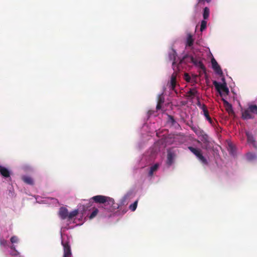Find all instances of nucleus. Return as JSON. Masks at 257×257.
<instances>
[{
  "label": "nucleus",
  "mask_w": 257,
  "mask_h": 257,
  "mask_svg": "<svg viewBox=\"0 0 257 257\" xmlns=\"http://www.w3.org/2000/svg\"><path fill=\"white\" fill-rule=\"evenodd\" d=\"M183 62H191L193 63V64L199 67L200 69H201L204 72L206 71V68L202 62L198 60L197 59L194 58L192 56L186 55L184 56L182 59L181 60V62L182 63Z\"/></svg>",
  "instance_id": "f257e3e1"
},
{
  "label": "nucleus",
  "mask_w": 257,
  "mask_h": 257,
  "mask_svg": "<svg viewBox=\"0 0 257 257\" xmlns=\"http://www.w3.org/2000/svg\"><path fill=\"white\" fill-rule=\"evenodd\" d=\"M253 114H257V105H250L248 107L242 111V118L243 119H249L254 118Z\"/></svg>",
  "instance_id": "f03ea898"
},
{
  "label": "nucleus",
  "mask_w": 257,
  "mask_h": 257,
  "mask_svg": "<svg viewBox=\"0 0 257 257\" xmlns=\"http://www.w3.org/2000/svg\"><path fill=\"white\" fill-rule=\"evenodd\" d=\"M213 84L215 86L216 90L219 92L220 96H226L229 93V89L227 87V84L225 82L223 83H220L216 81H214Z\"/></svg>",
  "instance_id": "7ed1b4c3"
},
{
  "label": "nucleus",
  "mask_w": 257,
  "mask_h": 257,
  "mask_svg": "<svg viewBox=\"0 0 257 257\" xmlns=\"http://www.w3.org/2000/svg\"><path fill=\"white\" fill-rule=\"evenodd\" d=\"M91 199L94 202L97 203L104 204L105 202L108 201V204L112 203V200L110 199V197L102 196V195H96L91 198Z\"/></svg>",
  "instance_id": "20e7f679"
},
{
  "label": "nucleus",
  "mask_w": 257,
  "mask_h": 257,
  "mask_svg": "<svg viewBox=\"0 0 257 257\" xmlns=\"http://www.w3.org/2000/svg\"><path fill=\"white\" fill-rule=\"evenodd\" d=\"M110 199L112 200V202L108 204V201H107V202H105L104 204V208L108 211L112 212L115 210L118 209L119 205L117 203H115L114 202V200L113 198H110Z\"/></svg>",
  "instance_id": "39448f33"
},
{
  "label": "nucleus",
  "mask_w": 257,
  "mask_h": 257,
  "mask_svg": "<svg viewBox=\"0 0 257 257\" xmlns=\"http://www.w3.org/2000/svg\"><path fill=\"white\" fill-rule=\"evenodd\" d=\"M62 244L64 249V254L63 257H72V253L70 246L67 241H62Z\"/></svg>",
  "instance_id": "423d86ee"
},
{
  "label": "nucleus",
  "mask_w": 257,
  "mask_h": 257,
  "mask_svg": "<svg viewBox=\"0 0 257 257\" xmlns=\"http://www.w3.org/2000/svg\"><path fill=\"white\" fill-rule=\"evenodd\" d=\"M211 62L212 68L215 71V72L220 75H222L223 74V72L221 70V68L218 65L214 58L213 57L212 58H211Z\"/></svg>",
  "instance_id": "0eeeda50"
},
{
  "label": "nucleus",
  "mask_w": 257,
  "mask_h": 257,
  "mask_svg": "<svg viewBox=\"0 0 257 257\" xmlns=\"http://www.w3.org/2000/svg\"><path fill=\"white\" fill-rule=\"evenodd\" d=\"M176 77H177V72H174L171 75V80L170 82L169 83V88L170 90L175 91V87L176 86Z\"/></svg>",
  "instance_id": "6e6552de"
},
{
  "label": "nucleus",
  "mask_w": 257,
  "mask_h": 257,
  "mask_svg": "<svg viewBox=\"0 0 257 257\" xmlns=\"http://www.w3.org/2000/svg\"><path fill=\"white\" fill-rule=\"evenodd\" d=\"M245 134L247 137V143L252 145L254 148H257V142L255 140L252 134L248 132H246Z\"/></svg>",
  "instance_id": "1a4fd4ad"
},
{
  "label": "nucleus",
  "mask_w": 257,
  "mask_h": 257,
  "mask_svg": "<svg viewBox=\"0 0 257 257\" xmlns=\"http://www.w3.org/2000/svg\"><path fill=\"white\" fill-rule=\"evenodd\" d=\"M224 105H225L226 110L227 111L229 114H234V111L232 109V105L224 98L222 99Z\"/></svg>",
  "instance_id": "9d476101"
},
{
  "label": "nucleus",
  "mask_w": 257,
  "mask_h": 257,
  "mask_svg": "<svg viewBox=\"0 0 257 257\" xmlns=\"http://www.w3.org/2000/svg\"><path fill=\"white\" fill-rule=\"evenodd\" d=\"M59 214L61 219H67L68 216V211L67 209L63 207H61L59 210Z\"/></svg>",
  "instance_id": "9b49d317"
},
{
  "label": "nucleus",
  "mask_w": 257,
  "mask_h": 257,
  "mask_svg": "<svg viewBox=\"0 0 257 257\" xmlns=\"http://www.w3.org/2000/svg\"><path fill=\"white\" fill-rule=\"evenodd\" d=\"M198 93V91L196 88H192L187 92V96L192 99L196 96L197 98L199 99V96H197Z\"/></svg>",
  "instance_id": "f8f14e48"
},
{
  "label": "nucleus",
  "mask_w": 257,
  "mask_h": 257,
  "mask_svg": "<svg viewBox=\"0 0 257 257\" xmlns=\"http://www.w3.org/2000/svg\"><path fill=\"white\" fill-rule=\"evenodd\" d=\"M177 56L176 52L172 50L169 54V59L170 61H173L172 66L174 67L176 64L175 60Z\"/></svg>",
  "instance_id": "ddd939ff"
},
{
  "label": "nucleus",
  "mask_w": 257,
  "mask_h": 257,
  "mask_svg": "<svg viewBox=\"0 0 257 257\" xmlns=\"http://www.w3.org/2000/svg\"><path fill=\"white\" fill-rule=\"evenodd\" d=\"M202 108L203 111L204 115L205 116L206 118L209 121V122L210 123H212V120L211 118L209 116V112L207 109L206 106L204 104V105H203Z\"/></svg>",
  "instance_id": "4468645a"
},
{
  "label": "nucleus",
  "mask_w": 257,
  "mask_h": 257,
  "mask_svg": "<svg viewBox=\"0 0 257 257\" xmlns=\"http://www.w3.org/2000/svg\"><path fill=\"white\" fill-rule=\"evenodd\" d=\"M0 174L4 177H10V172L7 168L0 166Z\"/></svg>",
  "instance_id": "2eb2a0df"
},
{
  "label": "nucleus",
  "mask_w": 257,
  "mask_h": 257,
  "mask_svg": "<svg viewBox=\"0 0 257 257\" xmlns=\"http://www.w3.org/2000/svg\"><path fill=\"white\" fill-rule=\"evenodd\" d=\"M174 158V154L173 153L171 152L168 153L167 163L168 165L170 166L173 164Z\"/></svg>",
  "instance_id": "dca6fc26"
},
{
  "label": "nucleus",
  "mask_w": 257,
  "mask_h": 257,
  "mask_svg": "<svg viewBox=\"0 0 257 257\" xmlns=\"http://www.w3.org/2000/svg\"><path fill=\"white\" fill-rule=\"evenodd\" d=\"M188 149L198 158L201 154V151L200 149L194 148L192 147H188Z\"/></svg>",
  "instance_id": "f3484780"
},
{
  "label": "nucleus",
  "mask_w": 257,
  "mask_h": 257,
  "mask_svg": "<svg viewBox=\"0 0 257 257\" xmlns=\"http://www.w3.org/2000/svg\"><path fill=\"white\" fill-rule=\"evenodd\" d=\"M23 181L27 184L33 185L34 181L32 177L28 176H24L22 177Z\"/></svg>",
  "instance_id": "a211bd4d"
},
{
  "label": "nucleus",
  "mask_w": 257,
  "mask_h": 257,
  "mask_svg": "<svg viewBox=\"0 0 257 257\" xmlns=\"http://www.w3.org/2000/svg\"><path fill=\"white\" fill-rule=\"evenodd\" d=\"M78 214V210L75 209L70 213H68L67 219L69 220L72 219L74 217L76 216Z\"/></svg>",
  "instance_id": "6ab92c4d"
},
{
  "label": "nucleus",
  "mask_w": 257,
  "mask_h": 257,
  "mask_svg": "<svg viewBox=\"0 0 257 257\" xmlns=\"http://www.w3.org/2000/svg\"><path fill=\"white\" fill-rule=\"evenodd\" d=\"M194 43V39L192 37V36L190 34H188L187 35V45L188 46L191 47L193 45Z\"/></svg>",
  "instance_id": "aec40b11"
},
{
  "label": "nucleus",
  "mask_w": 257,
  "mask_h": 257,
  "mask_svg": "<svg viewBox=\"0 0 257 257\" xmlns=\"http://www.w3.org/2000/svg\"><path fill=\"white\" fill-rule=\"evenodd\" d=\"M159 168V165L158 164H155L153 166H152L150 168V170L149 173V175L150 176H153L154 172L156 171Z\"/></svg>",
  "instance_id": "412c9836"
},
{
  "label": "nucleus",
  "mask_w": 257,
  "mask_h": 257,
  "mask_svg": "<svg viewBox=\"0 0 257 257\" xmlns=\"http://www.w3.org/2000/svg\"><path fill=\"white\" fill-rule=\"evenodd\" d=\"M209 16V9L205 7L203 10V17L204 20L207 19Z\"/></svg>",
  "instance_id": "4be33fe9"
},
{
  "label": "nucleus",
  "mask_w": 257,
  "mask_h": 257,
  "mask_svg": "<svg viewBox=\"0 0 257 257\" xmlns=\"http://www.w3.org/2000/svg\"><path fill=\"white\" fill-rule=\"evenodd\" d=\"M246 159L248 161H252L256 159V156L254 154L252 153H248L246 154Z\"/></svg>",
  "instance_id": "5701e85b"
},
{
  "label": "nucleus",
  "mask_w": 257,
  "mask_h": 257,
  "mask_svg": "<svg viewBox=\"0 0 257 257\" xmlns=\"http://www.w3.org/2000/svg\"><path fill=\"white\" fill-rule=\"evenodd\" d=\"M201 141L204 143H206L209 142V138L208 135L205 133L202 135V136L200 137Z\"/></svg>",
  "instance_id": "b1692460"
},
{
  "label": "nucleus",
  "mask_w": 257,
  "mask_h": 257,
  "mask_svg": "<svg viewBox=\"0 0 257 257\" xmlns=\"http://www.w3.org/2000/svg\"><path fill=\"white\" fill-rule=\"evenodd\" d=\"M98 212V209L94 208L93 211L92 212V213H91V214L90 215V216L89 217V219H92L94 217H95L96 216V215L97 214Z\"/></svg>",
  "instance_id": "393cba45"
},
{
  "label": "nucleus",
  "mask_w": 257,
  "mask_h": 257,
  "mask_svg": "<svg viewBox=\"0 0 257 257\" xmlns=\"http://www.w3.org/2000/svg\"><path fill=\"white\" fill-rule=\"evenodd\" d=\"M138 201L136 200L134 203L131 204L129 206L130 209L132 211H135L138 205Z\"/></svg>",
  "instance_id": "a878e982"
},
{
  "label": "nucleus",
  "mask_w": 257,
  "mask_h": 257,
  "mask_svg": "<svg viewBox=\"0 0 257 257\" xmlns=\"http://www.w3.org/2000/svg\"><path fill=\"white\" fill-rule=\"evenodd\" d=\"M11 249H14V251L11 253L12 255L16 257H20L19 252L15 249V247L14 246L11 247Z\"/></svg>",
  "instance_id": "bb28decb"
},
{
  "label": "nucleus",
  "mask_w": 257,
  "mask_h": 257,
  "mask_svg": "<svg viewBox=\"0 0 257 257\" xmlns=\"http://www.w3.org/2000/svg\"><path fill=\"white\" fill-rule=\"evenodd\" d=\"M207 22L202 20L201 23L200 31L202 32L206 28Z\"/></svg>",
  "instance_id": "cd10ccee"
},
{
  "label": "nucleus",
  "mask_w": 257,
  "mask_h": 257,
  "mask_svg": "<svg viewBox=\"0 0 257 257\" xmlns=\"http://www.w3.org/2000/svg\"><path fill=\"white\" fill-rule=\"evenodd\" d=\"M165 101V98L163 96V95H159L158 97V103L163 104Z\"/></svg>",
  "instance_id": "c85d7f7f"
},
{
  "label": "nucleus",
  "mask_w": 257,
  "mask_h": 257,
  "mask_svg": "<svg viewBox=\"0 0 257 257\" xmlns=\"http://www.w3.org/2000/svg\"><path fill=\"white\" fill-rule=\"evenodd\" d=\"M200 161L204 164H207V160L205 158V157L201 154L200 155V156L198 158Z\"/></svg>",
  "instance_id": "c756f323"
},
{
  "label": "nucleus",
  "mask_w": 257,
  "mask_h": 257,
  "mask_svg": "<svg viewBox=\"0 0 257 257\" xmlns=\"http://www.w3.org/2000/svg\"><path fill=\"white\" fill-rule=\"evenodd\" d=\"M18 240V237L16 236H13L11 238V241L12 243H17Z\"/></svg>",
  "instance_id": "7c9ffc66"
},
{
  "label": "nucleus",
  "mask_w": 257,
  "mask_h": 257,
  "mask_svg": "<svg viewBox=\"0 0 257 257\" xmlns=\"http://www.w3.org/2000/svg\"><path fill=\"white\" fill-rule=\"evenodd\" d=\"M205 132L201 129H199L198 132H196V135L199 137H201L203 134H204Z\"/></svg>",
  "instance_id": "2f4dec72"
},
{
  "label": "nucleus",
  "mask_w": 257,
  "mask_h": 257,
  "mask_svg": "<svg viewBox=\"0 0 257 257\" xmlns=\"http://www.w3.org/2000/svg\"><path fill=\"white\" fill-rule=\"evenodd\" d=\"M184 78L186 81L188 82H189L190 81L191 78L188 74L185 73L184 75Z\"/></svg>",
  "instance_id": "473e14b6"
},
{
  "label": "nucleus",
  "mask_w": 257,
  "mask_h": 257,
  "mask_svg": "<svg viewBox=\"0 0 257 257\" xmlns=\"http://www.w3.org/2000/svg\"><path fill=\"white\" fill-rule=\"evenodd\" d=\"M191 129L193 131V132L196 134V132H198V131L199 130L200 128L198 127H196V126H191Z\"/></svg>",
  "instance_id": "72a5a7b5"
},
{
  "label": "nucleus",
  "mask_w": 257,
  "mask_h": 257,
  "mask_svg": "<svg viewBox=\"0 0 257 257\" xmlns=\"http://www.w3.org/2000/svg\"><path fill=\"white\" fill-rule=\"evenodd\" d=\"M92 202H89V203H88V206H85V205H83V209L84 210H86L87 209V208L89 207V206H91L92 205Z\"/></svg>",
  "instance_id": "f704fd0d"
},
{
  "label": "nucleus",
  "mask_w": 257,
  "mask_h": 257,
  "mask_svg": "<svg viewBox=\"0 0 257 257\" xmlns=\"http://www.w3.org/2000/svg\"><path fill=\"white\" fill-rule=\"evenodd\" d=\"M162 104L158 103L157 105V106H156L157 110L160 109L162 108Z\"/></svg>",
  "instance_id": "c9c22d12"
},
{
  "label": "nucleus",
  "mask_w": 257,
  "mask_h": 257,
  "mask_svg": "<svg viewBox=\"0 0 257 257\" xmlns=\"http://www.w3.org/2000/svg\"><path fill=\"white\" fill-rule=\"evenodd\" d=\"M169 117L170 118V119L172 122V123H174L175 122V119H174L172 116L169 115Z\"/></svg>",
  "instance_id": "e433bc0d"
},
{
  "label": "nucleus",
  "mask_w": 257,
  "mask_h": 257,
  "mask_svg": "<svg viewBox=\"0 0 257 257\" xmlns=\"http://www.w3.org/2000/svg\"><path fill=\"white\" fill-rule=\"evenodd\" d=\"M51 199L54 200V203H58V200L57 199H55V198H51Z\"/></svg>",
  "instance_id": "4c0bfd02"
},
{
  "label": "nucleus",
  "mask_w": 257,
  "mask_h": 257,
  "mask_svg": "<svg viewBox=\"0 0 257 257\" xmlns=\"http://www.w3.org/2000/svg\"><path fill=\"white\" fill-rule=\"evenodd\" d=\"M128 195H125V196H124V197H123V199H127V198H128Z\"/></svg>",
  "instance_id": "58836bf2"
},
{
  "label": "nucleus",
  "mask_w": 257,
  "mask_h": 257,
  "mask_svg": "<svg viewBox=\"0 0 257 257\" xmlns=\"http://www.w3.org/2000/svg\"><path fill=\"white\" fill-rule=\"evenodd\" d=\"M203 1V0H199V3H200V2H201ZM205 1H206L207 3H209V2L211 1V0H205Z\"/></svg>",
  "instance_id": "ea45409f"
},
{
  "label": "nucleus",
  "mask_w": 257,
  "mask_h": 257,
  "mask_svg": "<svg viewBox=\"0 0 257 257\" xmlns=\"http://www.w3.org/2000/svg\"><path fill=\"white\" fill-rule=\"evenodd\" d=\"M6 241L5 240H3V242H1V244H6Z\"/></svg>",
  "instance_id": "a19ab883"
},
{
  "label": "nucleus",
  "mask_w": 257,
  "mask_h": 257,
  "mask_svg": "<svg viewBox=\"0 0 257 257\" xmlns=\"http://www.w3.org/2000/svg\"><path fill=\"white\" fill-rule=\"evenodd\" d=\"M222 80L223 81V83L225 82V79L224 78H222Z\"/></svg>",
  "instance_id": "79ce46f5"
},
{
  "label": "nucleus",
  "mask_w": 257,
  "mask_h": 257,
  "mask_svg": "<svg viewBox=\"0 0 257 257\" xmlns=\"http://www.w3.org/2000/svg\"><path fill=\"white\" fill-rule=\"evenodd\" d=\"M198 105H200V102L199 101H198Z\"/></svg>",
  "instance_id": "37998d69"
}]
</instances>
